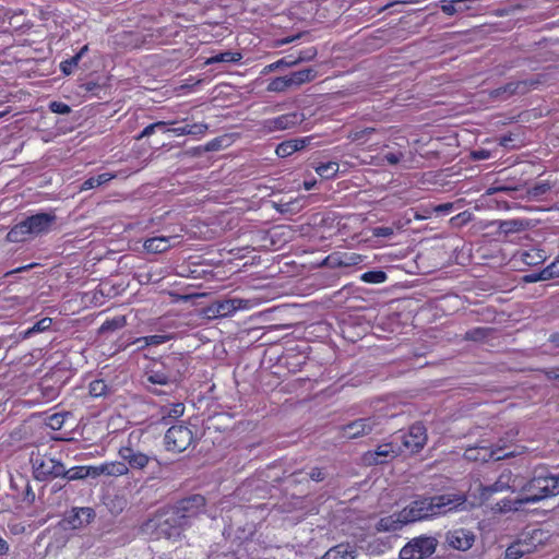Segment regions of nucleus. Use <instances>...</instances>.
I'll return each mask as SVG.
<instances>
[{
  "mask_svg": "<svg viewBox=\"0 0 559 559\" xmlns=\"http://www.w3.org/2000/svg\"><path fill=\"white\" fill-rule=\"evenodd\" d=\"M513 455V452L506 451V447L476 445L465 450L464 456L468 461L488 462L490 460L500 461Z\"/></svg>",
  "mask_w": 559,
  "mask_h": 559,
  "instance_id": "1a4fd4ad",
  "label": "nucleus"
},
{
  "mask_svg": "<svg viewBox=\"0 0 559 559\" xmlns=\"http://www.w3.org/2000/svg\"><path fill=\"white\" fill-rule=\"evenodd\" d=\"M403 447L411 453H416L424 448L427 442L426 428L421 424H414L408 431L403 433Z\"/></svg>",
  "mask_w": 559,
  "mask_h": 559,
  "instance_id": "4468645a",
  "label": "nucleus"
},
{
  "mask_svg": "<svg viewBox=\"0 0 559 559\" xmlns=\"http://www.w3.org/2000/svg\"><path fill=\"white\" fill-rule=\"evenodd\" d=\"M205 507V499L201 495H192L180 500L177 506L166 513V518L156 526L160 535L166 538H177L181 530L190 524V520L200 514Z\"/></svg>",
  "mask_w": 559,
  "mask_h": 559,
  "instance_id": "f03ea898",
  "label": "nucleus"
},
{
  "mask_svg": "<svg viewBox=\"0 0 559 559\" xmlns=\"http://www.w3.org/2000/svg\"><path fill=\"white\" fill-rule=\"evenodd\" d=\"M178 239V236H158L148 238L144 241L143 248L150 252V253H162L167 251L171 246L173 242Z\"/></svg>",
  "mask_w": 559,
  "mask_h": 559,
  "instance_id": "aec40b11",
  "label": "nucleus"
},
{
  "mask_svg": "<svg viewBox=\"0 0 559 559\" xmlns=\"http://www.w3.org/2000/svg\"><path fill=\"white\" fill-rule=\"evenodd\" d=\"M103 472H105V475L117 477V476L127 475L129 472V467L124 461L123 462H118V461L106 462L105 469H103Z\"/></svg>",
  "mask_w": 559,
  "mask_h": 559,
  "instance_id": "7c9ffc66",
  "label": "nucleus"
},
{
  "mask_svg": "<svg viewBox=\"0 0 559 559\" xmlns=\"http://www.w3.org/2000/svg\"><path fill=\"white\" fill-rule=\"evenodd\" d=\"M34 474L37 479L45 480L49 477H60L64 474V465L50 456L38 455L33 460Z\"/></svg>",
  "mask_w": 559,
  "mask_h": 559,
  "instance_id": "f8f14e48",
  "label": "nucleus"
},
{
  "mask_svg": "<svg viewBox=\"0 0 559 559\" xmlns=\"http://www.w3.org/2000/svg\"><path fill=\"white\" fill-rule=\"evenodd\" d=\"M282 61H284V67H294L299 63V61H297V57L294 55H288L282 58Z\"/></svg>",
  "mask_w": 559,
  "mask_h": 559,
  "instance_id": "bf43d9fd",
  "label": "nucleus"
},
{
  "mask_svg": "<svg viewBox=\"0 0 559 559\" xmlns=\"http://www.w3.org/2000/svg\"><path fill=\"white\" fill-rule=\"evenodd\" d=\"M288 82V86L290 87H297L305 83L311 82L316 79L317 72L312 68L299 70L296 72L290 73L289 75H285Z\"/></svg>",
  "mask_w": 559,
  "mask_h": 559,
  "instance_id": "5701e85b",
  "label": "nucleus"
},
{
  "mask_svg": "<svg viewBox=\"0 0 559 559\" xmlns=\"http://www.w3.org/2000/svg\"><path fill=\"white\" fill-rule=\"evenodd\" d=\"M94 511L91 508H78L71 511L68 522L72 528H80L91 522Z\"/></svg>",
  "mask_w": 559,
  "mask_h": 559,
  "instance_id": "4be33fe9",
  "label": "nucleus"
},
{
  "mask_svg": "<svg viewBox=\"0 0 559 559\" xmlns=\"http://www.w3.org/2000/svg\"><path fill=\"white\" fill-rule=\"evenodd\" d=\"M53 213H37L15 224L7 235L10 242H23L50 231L56 222Z\"/></svg>",
  "mask_w": 559,
  "mask_h": 559,
  "instance_id": "7ed1b4c3",
  "label": "nucleus"
},
{
  "mask_svg": "<svg viewBox=\"0 0 559 559\" xmlns=\"http://www.w3.org/2000/svg\"><path fill=\"white\" fill-rule=\"evenodd\" d=\"M386 273L380 270L377 271H368L361 274L360 280L365 283L369 284H381L386 281Z\"/></svg>",
  "mask_w": 559,
  "mask_h": 559,
  "instance_id": "c9c22d12",
  "label": "nucleus"
},
{
  "mask_svg": "<svg viewBox=\"0 0 559 559\" xmlns=\"http://www.w3.org/2000/svg\"><path fill=\"white\" fill-rule=\"evenodd\" d=\"M169 338H170V335H168V334H154V335L140 337L134 343L135 344L143 343L141 346L138 347V349H143V347H146V346H159Z\"/></svg>",
  "mask_w": 559,
  "mask_h": 559,
  "instance_id": "2f4dec72",
  "label": "nucleus"
},
{
  "mask_svg": "<svg viewBox=\"0 0 559 559\" xmlns=\"http://www.w3.org/2000/svg\"><path fill=\"white\" fill-rule=\"evenodd\" d=\"M399 450L392 443L380 444L376 450L364 454L362 461L367 465H377L385 462L388 457H394Z\"/></svg>",
  "mask_w": 559,
  "mask_h": 559,
  "instance_id": "f3484780",
  "label": "nucleus"
},
{
  "mask_svg": "<svg viewBox=\"0 0 559 559\" xmlns=\"http://www.w3.org/2000/svg\"><path fill=\"white\" fill-rule=\"evenodd\" d=\"M438 542L432 536H419L408 542L400 551L401 559H424L431 556Z\"/></svg>",
  "mask_w": 559,
  "mask_h": 559,
  "instance_id": "423d86ee",
  "label": "nucleus"
},
{
  "mask_svg": "<svg viewBox=\"0 0 559 559\" xmlns=\"http://www.w3.org/2000/svg\"><path fill=\"white\" fill-rule=\"evenodd\" d=\"M63 424H64V415L59 414V413L49 416L48 420H47V425L53 430L61 429Z\"/></svg>",
  "mask_w": 559,
  "mask_h": 559,
  "instance_id": "79ce46f5",
  "label": "nucleus"
},
{
  "mask_svg": "<svg viewBox=\"0 0 559 559\" xmlns=\"http://www.w3.org/2000/svg\"><path fill=\"white\" fill-rule=\"evenodd\" d=\"M451 210H452V204L451 203H444V204H441L438 207H436L437 212L449 213Z\"/></svg>",
  "mask_w": 559,
  "mask_h": 559,
  "instance_id": "0e129e2a",
  "label": "nucleus"
},
{
  "mask_svg": "<svg viewBox=\"0 0 559 559\" xmlns=\"http://www.w3.org/2000/svg\"><path fill=\"white\" fill-rule=\"evenodd\" d=\"M546 260L545 252L537 248L521 250L513 257L514 263H523L528 266H534L543 263Z\"/></svg>",
  "mask_w": 559,
  "mask_h": 559,
  "instance_id": "6ab92c4d",
  "label": "nucleus"
},
{
  "mask_svg": "<svg viewBox=\"0 0 559 559\" xmlns=\"http://www.w3.org/2000/svg\"><path fill=\"white\" fill-rule=\"evenodd\" d=\"M96 187H99L97 180L95 177H90L88 179H86L82 186H81V191H85V190H90V189H94Z\"/></svg>",
  "mask_w": 559,
  "mask_h": 559,
  "instance_id": "3c124183",
  "label": "nucleus"
},
{
  "mask_svg": "<svg viewBox=\"0 0 559 559\" xmlns=\"http://www.w3.org/2000/svg\"><path fill=\"white\" fill-rule=\"evenodd\" d=\"M456 4L452 3L451 0H441L440 1V8L443 13L447 15H454L457 12V9L455 7Z\"/></svg>",
  "mask_w": 559,
  "mask_h": 559,
  "instance_id": "de8ad7c7",
  "label": "nucleus"
},
{
  "mask_svg": "<svg viewBox=\"0 0 559 559\" xmlns=\"http://www.w3.org/2000/svg\"><path fill=\"white\" fill-rule=\"evenodd\" d=\"M447 543L450 547L456 550L466 551L472 548L475 542V535L465 528H457L448 532Z\"/></svg>",
  "mask_w": 559,
  "mask_h": 559,
  "instance_id": "dca6fc26",
  "label": "nucleus"
},
{
  "mask_svg": "<svg viewBox=\"0 0 559 559\" xmlns=\"http://www.w3.org/2000/svg\"><path fill=\"white\" fill-rule=\"evenodd\" d=\"M252 301L249 299L231 298L212 302L205 310L209 319L227 318L234 316L238 310H248L252 308Z\"/></svg>",
  "mask_w": 559,
  "mask_h": 559,
  "instance_id": "0eeeda50",
  "label": "nucleus"
},
{
  "mask_svg": "<svg viewBox=\"0 0 559 559\" xmlns=\"http://www.w3.org/2000/svg\"><path fill=\"white\" fill-rule=\"evenodd\" d=\"M531 552H533V545L525 543V539L519 538L507 548L504 559H520Z\"/></svg>",
  "mask_w": 559,
  "mask_h": 559,
  "instance_id": "393cba45",
  "label": "nucleus"
},
{
  "mask_svg": "<svg viewBox=\"0 0 559 559\" xmlns=\"http://www.w3.org/2000/svg\"><path fill=\"white\" fill-rule=\"evenodd\" d=\"M90 474H91V469H87L86 466H78V467H73L69 471L64 469V474L61 476L67 477L70 480H74V479H83L85 477H88Z\"/></svg>",
  "mask_w": 559,
  "mask_h": 559,
  "instance_id": "e433bc0d",
  "label": "nucleus"
},
{
  "mask_svg": "<svg viewBox=\"0 0 559 559\" xmlns=\"http://www.w3.org/2000/svg\"><path fill=\"white\" fill-rule=\"evenodd\" d=\"M52 324L51 318H43L38 322H36L33 326L26 329L25 331L20 332L19 336L22 338L31 337L32 335L36 333H40L44 331H47Z\"/></svg>",
  "mask_w": 559,
  "mask_h": 559,
  "instance_id": "c85d7f7f",
  "label": "nucleus"
},
{
  "mask_svg": "<svg viewBox=\"0 0 559 559\" xmlns=\"http://www.w3.org/2000/svg\"><path fill=\"white\" fill-rule=\"evenodd\" d=\"M527 503L528 501H526V496L516 499L503 498L492 506L491 510L496 514H506L510 512H518Z\"/></svg>",
  "mask_w": 559,
  "mask_h": 559,
  "instance_id": "412c9836",
  "label": "nucleus"
},
{
  "mask_svg": "<svg viewBox=\"0 0 559 559\" xmlns=\"http://www.w3.org/2000/svg\"><path fill=\"white\" fill-rule=\"evenodd\" d=\"M207 130V124L203 122L186 123L183 126L169 128L168 131L177 136L181 135H203Z\"/></svg>",
  "mask_w": 559,
  "mask_h": 559,
  "instance_id": "b1692460",
  "label": "nucleus"
},
{
  "mask_svg": "<svg viewBox=\"0 0 559 559\" xmlns=\"http://www.w3.org/2000/svg\"><path fill=\"white\" fill-rule=\"evenodd\" d=\"M374 131L373 128H366V129H362V130H356V131H352L348 135V139L352 140L353 142H362L365 140V138L372 133Z\"/></svg>",
  "mask_w": 559,
  "mask_h": 559,
  "instance_id": "37998d69",
  "label": "nucleus"
},
{
  "mask_svg": "<svg viewBox=\"0 0 559 559\" xmlns=\"http://www.w3.org/2000/svg\"><path fill=\"white\" fill-rule=\"evenodd\" d=\"M310 478L314 481H321L324 479V473L321 468L314 467L309 474Z\"/></svg>",
  "mask_w": 559,
  "mask_h": 559,
  "instance_id": "864d4df0",
  "label": "nucleus"
},
{
  "mask_svg": "<svg viewBox=\"0 0 559 559\" xmlns=\"http://www.w3.org/2000/svg\"><path fill=\"white\" fill-rule=\"evenodd\" d=\"M147 379L152 383H157V384L167 383V377L165 374H158V373L150 374Z\"/></svg>",
  "mask_w": 559,
  "mask_h": 559,
  "instance_id": "5fc2aeb1",
  "label": "nucleus"
},
{
  "mask_svg": "<svg viewBox=\"0 0 559 559\" xmlns=\"http://www.w3.org/2000/svg\"><path fill=\"white\" fill-rule=\"evenodd\" d=\"M465 502L466 497L463 493L419 497L401 511L381 518L377 523V530L379 532H396L407 524L457 510Z\"/></svg>",
  "mask_w": 559,
  "mask_h": 559,
  "instance_id": "f257e3e1",
  "label": "nucleus"
},
{
  "mask_svg": "<svg viewBox=\"0 0 559 559\" xmlns=\"http://www.w3.org/2000/svg\"><path fill=\"white\" fill-rule=\"evenodd\" d=\"M549 341L552 346L559 347V332L550 335Z\"/></svg>",
  "mask_w": 559,
  "mask_h": 559,
  "instance_id": "338daca9",
  "label": "nucleus"
},
{
  "mask_svg": "<svg viewBox=\"0 0 559 559\" xmlns=\"http://www.w3.org/2000/svg\"><path fill=\"white\" fill-rule=\"evenodd\" d=\"M126 324H127L126 316H122V314L115 316L114 318L107 319L106 321H104V323L99 328V333L106 334L109 332H115V331H118V330H121L122 328H124Z\"/></svg>",
  "mask_w": 559,
  "mask_h": 559,
  "instance_id": "cd10ccee",
  "label": "nucleus"
},
{
  "mask_svg": "<svg viewBox=\"0 0 559 559\" xmlns=\"http://www.w3.org/2000/svg\"><path fill=\"white\" fill-rule=\"evenodd\" d=\"M316 185V181L314 180H311V181H305L304 182V187L307 191H310L311 189H313Z\"/></svg>",
  "mask_w": 559,
  "mask_h": 559,
  "instance_id": "774afa93",
  "label": "nucleus"
},
{
  "mask_svg": "<svg viewBox=\"0 0 559 559\" xmlns=\"http://www.w3.org/2000/svg\"><path fill=\"white\" fill-rule=\"evenodd\" d=\"M312 139V136H305L284 141L276 146L275 153L278 157L282 158L290 156L293 153L308 146L311 143Z\"/></svg>",
  "mask_w": 559,
  "mask_h": 559,
  "instance_id": "a211bd4d",
  "label": "nucleus"
},
{
  "mask_svg": "<svg viewBox=\"0 0 559 559\" xmlns=\"http://www.w3.org/2000/svg\"><path fill=\"white\" fill-rule=\"evenodd\" d=\"M317 56V49L314 47H310L304 50L298 51L297 61L304 62V61H310Z\"/></svg>",
  "mask_w": 559,
  "mask_h": 559,
  "instance_id": "c03bdc74",
  "label": "nucleus"
},
{
  "mask_svg": "<svg viewBox=\"0 0 559 559\" xmlns=\"http://www.w3.org/2000/svg\"><path fill=\"white\" fill-rule=\"evenodd\" d=\"M241 58H242V56L239 52L225 51V52H221V53L210 57L205 61V64H213V63H217V62L233 63V62L240 61Z\"/></svg>",
  "mask_w": 559,
  "mask_h": 559,
  "instance_id": "c756f323",
  "label": "nucleus"
},
{
  "mask_svg": "<svg viewBox=\"0 0 559 559\" xmlns=\"http://www.w3.org/2000/svg\"><path fill=\"white\" fill-rule=\"evenodd\" d=\"M558 264L551 262L549 265L544 267L542 271L538 272L539 280L542 281H549L556 277H559V269Z\"/></svg>",
  "mask_w": 559,
  "mask_h": 559,
  "instance_id": "58836bf2",
  "label": "nucleus"
},
{
  "mask_svg": "<svg viewBox=\"0 0 559 559\" xmlns=\"http://www.w3.org/2000/svg\"><path fill=\"white\" fill-rule=\"evenodd\" d=\"M355 551L348 544H340L330 548L321 559H354Z\"/></svg>",
  "mask_w": 559,
  "mask_h": 559,
  "instance_id": "a878e982",
  "label": "nucleus"
},
{
  "mask_svg": "<svg viewBox=\"0 0 559 559\" xmlns=\"http://www.w3.org/2000/svg\"><path fill=\"white\" fill-rule=\"evenodd\" d=\"M522 281L524 283H536V282H540L539 280V275H538V272H534V273H531V274H527V275H524L522 277Z\"/></svg>",
  "mask_w": 559,
  "mask_h": 559,
  "instance_id": "052dcab7",
  "label": "nucleus"
},
{
  "mask_svg": "<svg viewBox=\"0 0 559 559\" xmlns=\"http://www.w3.org/2000/svg\"><path fill=\"white\" fill-rule=\"evenodd\" d=\"M404 157L403 153H386L384 154L383 158L391 165H396L400 163V160Z\"/></svg>",
  "mask_w": 559,
  "mask_h": 559,
  "instance_id": "8fccbe9b",
  "label": "nucleus"
},
{
  "mask_svg": "<svg viewBox=\"0 0 559 559\" xmlns=\"http://www.w3.org/2000/svg\"><path fill=\"white\" fill-rule=\"evenodd\" d=\"M540 83L542 81L538 78L512 81L493 90L490 95L495 98L508 99L515 94H526L527 92L537 88Z\"/></svg>",
  "mask_w": 559,
  "mask_h": 559,
  "instance_id": "9b49d317",
  "label": "nucleus"
},
{
  "mask_svg": "<svg viewBox=\"0 0 559 559\" xmlns=\"http://www.w3.org/2000/svg\"><path fill=\"white\" fill-rule=\"evenodd\" d=\"M281 67H284V61L282 59L277 60L276 62L271 63L267 66L269 71H274Z\"/></svg>",
  "mask_w": 559,
  "mask_h": 559,
  "instance_id": "69168bd1",
  "label": "nucleus"
},
{
  "mask_svg": "<svg viewBox=\"0 0 559 559\" xmlns=\"http://www.w3.org/2000/svg\"><path fill=\"white\" fill-rule=\"evenodd\" d=\"M473 157L475 159H488L490 157V152L487 150H477L473 152Z\"/></svg>",
  "mask_w": 559,
  "mask_h": 559,
  "instance_id": "13d9d810",
  "label": "nucleus"
},
{
  "mask_svg": "<svg viewBox=\"0 0 559 559\" xmlns=\"http://www.w3.org/2000/svg\"><path fill=\"white\" fill-rule=\"evenodd\" d=\"M49 108L52 112L60 115H67L71 111L70 106L61 102L50 103Z\"/></svg>",
  "mask_w": 559,
  "mask_h": 559,
  "instance_id": "a18cd8bd",
  "label": "nucleus"
},
{
  "mask_svg": "<svg viewBox=\"0 0 559 559\" xmlns=\"http://www.w3.org/2000/svg\"><path fill=\"white\" fill-rule=\"evenodd\" d=\"M9 551V545L7 540L0 537V556L5 555Z\"/></svg>",
  "mask_w": 559,
  "mask_h": 559,
  "instance_id": "680f3d73",
  "label": "nucleus"
},
{
  "mask_svg": "<svg viewBox=\"0 0 559 559\" xmlns=\"http://www.w3.org/2000/svg\"><path fill=\"white\" fill-rule=\"evenodd\" d=\"M175 122H166V121H157V122H154V124H159L157 130H160L163 132H169L168 129L166 128L167 126H171L174 124Z\"/></svg>",
  "mask_w": 559,
  "mask_h": 559,
  "instance_id": "e2e57ef3",
  "label": "nucleus"
},
{
  "mask_svg": "<svg viewBox=\"0 0 559 559\" xmlns=\"http://www.w3.org/2000/svg\"><path fill=\"white\" fill-rule=\"evenodd\" d=\"M158 126L159 124H154V123L148 124L147 127H145L143 129V131L141 132V134L139 135L138 139H142V138L152 135L157 130Z\"/></svg>",
  "mask_w": 559,
  "mask_h": 559,
  "instance_id": "6e6d98bb",
  "label": "nucleus"
},
{
  "mask_svg": "<svg viewBox=\"0 0 559 559\" xmlns=\"http://www.w3.org/2000/svg\"><path fill=\"white\" fill-rule=\"evenodd\" d=\"M288 88H289V86H288L286 76L275 78L267 85L269 92L281 93V92H285Z\"/></svg>",
  "mask_w": 559,
  "mask_h": 559,
  "instance_id": "ea45409f",
  "label": "nucleus"
},
{
  "mask_svg": "<svg viewBox=\"0 0 559 559\" xmlns=\"http://www.w3.org/2000/svg\"><path fill=\"white\" fill-rule=\"evenodd\" d=\"M526 493L528 503H536L543 499L559 495V475H537L522 488Z\"/></svg>",
  "mask_w": 559,
  "mask_h": 559,
  "instance_id": "20e7f679",
  "label": "nucleus"
},
{
  "mask_svg": "<svg viewBox=\"0 0 559 559\" xmlns=\"http://www.w3.org/2000/svg\"><path fill=\"white\" fill-rule=\"evenodd\" d=\"M79 62H80V56L74 55L73 57L62 61L60 63V69L66 75H69L72 73V69L79 64Z\"/></svg>",
  "mask_w": 559,
  "mask_h": 559,
  "instance_id": "a19ab883",
  "label": "nucleus"
},
{
  "mask_svg": "<svg viewBox=\"0 0 559 559\" xmlns=\"http://www.w3.org/2000/svg\"><path fill=\"white\" fill-rule=\"evenodd\" d=\"M108 392V385L104 380H94L90 383V394L94 397H100Z\"/></svg>",
  "mask_w": 559,
  "mask_h": 559,
  "instance_id": "4c0bfd02",
  "label": "nucleus"
},
{
  "mask_svg": "<svg viewBox=\"0 0 559 559\" xmlns=\"http://www.w3.org/2000/svg\"><path fill=\"white\" fill-rule=\"evenodd\" d=\"M139 439V433L131 432L128 443L119 449V456L132 469L143 471L152 463H158L155 456L147 455L132 447V439Z\"/></svg>",
  "mask_w": 559,
  "mask_h": 559,
  "instance_id": "39448f33",
  "label": "nucleus"
},
{
  "mask_svg": "<svg viewBox=\"0 0 559 559\" xmlns=\"http://www.w3.org/2000/svg\"><path fill=\"white\" fill-rule=\"evenodd\" d=\"M162 417L163 419L171 418L177 419L181 417L185 413V405L182 403H175L171 405H167L162 407Z\"/></svg>",
  "mask_w": 559,
  "mask_h": 559,
  "instance_id": "72a5a7b5",
  "label": "nucleus"
},
{
  "mask_svg": "<svg viewBox=\"0 0 559 559\" xmlns=\"http://www.w3.org/2000/svg\"><path fill=\"white\" fill-rule=\"evenodd\" d=\"M515 478L510 471H504L500 474L499 478L490 486L481 487V498L488 499L496 492H502L506 490H516Z\"/></svg>",
  "mask_w": 559,
  "mask_h": 559,
  "instance_id": "2eb2a0df",
  "label": "nucleus"
},
{
  "mask_svg": "<svg viewBox=\"0 0 559 559\" xmlns=\"http://www.w3.org/2000/svg\"><path fill=\"white\" fill-rule=\"evenodd\" d=\"M501 228L504 231H518V230H521L522 228H524V224L521 221L512 219V221L503 222L501 224Z\"/></svg>",
  "mask_w": 559,
  "mask_h": 559,
  "instance_id": "49530a36",
  "label": "nucleus"
},
{
  "mask_svg": "<svg viewBox=\"0 0 559 559\" xmlns=\"http://www.w3.org/2000/svg\"><path fill=\"white\" fill-rule=\"evenodd\" d=\"M193 441L191 429L183 425L170 427L165 435V444L168 451L182 452Z\"/></svg>",
  "mask_w": 559,
  "mask_h": 559,
  "instance_id": "6e6552de",
  "label": "nucleus"
},
{
  "mask_svg": "<svg viewBox=\"0 0 559 559\" xmlns=\"http://www.w3.org/2000/svg\"><path fill=\"white\" fill-rule=\"evenodd\" d=\"M492 330L489 328H475L465 333V338L474 342H483L489 338Z\"/></svg>",
  "mask_w": 559,
  "mask_h": 559,
  "instance_id": "f704fd0d",
  "label": "nucleus"
},
{
  "mask_svg": "<svg viewBox=\"0 0 559 559\" xmlns=\"http://www.w3.org/2000/svg\"><path fill=\"white\" fill-rule=\"evenodd\" d=\"M372 235L374 237L388 238V237H391L393 235V228L392 227H388V226L374 227L373 230H372Z\"/></svg>",
  "mask_w": 559,
  "mask_h": 559,
  "instance_id": "09e8293b",
  "label": "nucleus"
},
{
  "mask_svg": "<svg viewBox=\"0 0 559 559\" xmlns=\"http://www.w3.org/2000/svg\"><path fill=\"white\" fill-rule=\"evenodd\" d=\"M521 539H525V543L533 545V551L539 546L543 545L548 538V533L542 528H531L524 531L521 536Z\"/></svg>",
  "mask_w": 559,
  "mask_h": 559,
  "instance_id": "bb28decb",
  "label": "nucleus"
},
{
  "mask_svg": "<svg viewBox=\"0 0 559 559\" xmlns=\"http://www.w3.org/2000/svg\"><path fill=\"white\" fill-rule=\"evenodd\" d=\"M95 178H96L98 185L102 186V185L107 183L108 181L112 180L114 178H116V175L112 173H104L98 176H95Z\"/></svg>",
  "mask_w": 559,
  "mask_h": 559,
  "instance_id": "603ef678",
  "label": "nucleus"
},
{
  "mask_svg": "<svg viewBox=\"0 0 559 559\" xmlns=\"http://www.w3.org/2000/svg\"><path fill=\"white\" fill-rule=\"evenodd\" d=\"M379 416L357 419L343 427V437L356 439L373 431L380 425Z\"/></svg>",
  "mask_w": 559,
  "mask_h": 559,
  "instance_id": "ddd939ff",
  "label": "nucleus"
},
{
  "mask_svg": "<svg viewBox=\"0 0 559 559\" xmlns=\"http://www.w3.org/2000/svg\"><path fill=\"white\" fill-rule=\"evenodd\" d=\"M305 120L302 112L293 111L261 122V130L266 133L284 131L297 127Z\"/></svg>",
  "mask_w": 559,
  "mask_h": 559,
  "instance_id": "9d476101",
  "label": "nucleus"
},
{
  "mask_svg": "<svg viewBox=\"0 0 559 559\" xmlns=\"http://www.w3.org/2000/svg\"><path fill=\"white\" fill-rule=\"evenodd\" d=\"M338 168L340 166L336 162H326L319 164L314 169L320 177L331 179L337 174Z\"/></svg>",
  "mask_w": 559,
  "mask_h": 559,
  "instance_id": "473e14b6",
  "label": "nucleus"
},
{
  "mask_svg": "<svg viewBox=\"0 0 559 559\" xmlns=\"http://www.w3.org/2000/svg\"><path fill=\"white\" fill-rule=\"evenodd\" d=\"M86 468L91 469L90 476L96 477L99 475H105V472H103V469H105V463L97 466H87Z\"/></svg>",
  "mask_w": 559,
  "mask_h": 559,
  "instance_id": "4d7b16f0",
  "label": "nucleus"
}]
</instances>
